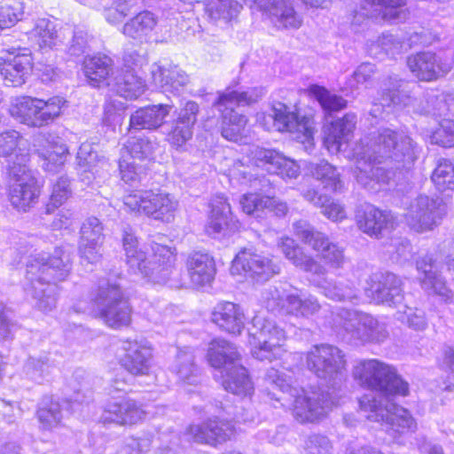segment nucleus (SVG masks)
Returning <instances> with one entry per match:
<instances>
[{
  "instance_id": "4be33fe9",
  "label": "nucleus",
  "mask_w": 454,
  "mask_h": 454,
  "mask_svg": "<svg viewBox=\"0 0 454 454\" xmlns=\"http://www.w3.org/2000/svg\"><path fill=\"white\" fill-rule=\"evenodd\" d=\"M0 64V74L8 86L18 87L26 82L33 67V59L27 49L11 47Z\"/></svg>"
},
{
  "instance_id": "a19ab883",
  "label": "nucleus",
  "mask_w": 454,
  "mask_h": 454,
  "mask_svg": "<svg viewBox=\"0 0 454 454\" xmlns=\"http://www.w3.org/2000/svg\"><path fill=\"white\" fill-rule=\"evenodd\" d=\"M211 207V215L205 231L209 236L215 238L231 228L232 215L229 202L223 195L216 196L212 200Z\"/></svg>"
},
{
  "instance_id": "e2e57ef3",
  "label": "nucleus",
  "mask_w": 454,
  "mask_h": 454,
  "mask_svg": "<svg viewBox=\"0 0 454 454\" xmlns=\"http://www.w3.org/2000/svg\"><path fill=\"white\" fill-rule=\"evenodd\" d=\"M426 103L421 100V108L419 114H432L434 116L445 115L449 111V105L447 103L446 96L443 94H436L434 91H430L424 97Z\"/></svg>"
},
{
  "instance_id": "423d86ee",
  "label": "nucleus",
  "mask_w": 454,
  "mask_h": 454,
  "mask_svg": "<svg viewBox=\"0 0 454 454\" xmlns=\"http://www.w3.org/2000/svg\"><path fill=\"white\" fill-rule=\"evenodd\" d=\"M353 374L361 386L376 390L382 396L409 394V384L398 375L396 369L378 359L360 360L354 367ZM373 395L378 399L381 396Z\"/></svg>"
},
{
  "instance_id": "7ed1b4c3",
  "label": "nucleus",
  "mask_w": 454,
  "mask_h": 454,
  "mask_svg": "<svg viewBox=\"0 0 454 454\" xmlns=\"http://www.w3.org/2000/svg\"><path fill=\"white\" fill-rule=\"evenodd\" d=\"M264 380L282 392V395L276 397L277 401L293 403V415L301 423H313L325 418L334 405L329 393L321 389L309 391L294 387L290 375L273 367L267 370Z\"/></svg>"
},
{
  "instance_id": "79ce46f5",
  "label": "nucleus",
  "mask_w": 454,
  "mask_h": 454,
  "mask_svg": "<svg viewBox=\"0 0 454 454\" xmlns=\"http://www.w3.org/2000/svg\"><path fill=\"white\" fill-rule=\"evenodd\" d=\"M84 74L90 84L93 87L107 86V82H112L114 74L113 60L106 56H95L84 60Z\"/></svg>"
},
{
  "instance_id": "de8ad7c7",
  "label": "nucleus",
  "mask_w": 454,
  "mask_h": 454,
  "mask_svg": "<svg viewBox=\"0 0 454 454\" xmlns=\"http://www.w3.org/2000/svg\"><path fill=\"white\" fill-rule=\"evenodd\" d=\"M242 9L243 6L237 0H210L205 7L210 20L224 23L237 19Z\"/></svg>"
},
{
  "instance_id": "6ab92c4d",
  "label": "nucleus",
  "mask_w": 454,
  "mask_h": 454,
  "mask_svg": "<svg viewBox=\"0 0 454 454\" xmlns=\"http://www.w3.org/2000/svg\"><path fill=\"white\" fill-rule=\"evenodd\" d=\"M247 155L257 167L284 179L296 178L300 174V166L297 162L276 150L253 145L249 148Z\"/></svg>"
},
{
  "instance_id": "69168bd1",
  "label": "nucleus",
  "mask_w": 454,
  "mask_h": 454,
  "mask_svg": "<svg viewBox=\"0 0 454 454\" xmlns=\"http://www.w3.org/2000/svg\"><path fill=\"white\" fill-rule=\"evenodd\" d=\"M119 169L121 179L127 184L140 182L144 174V168L136 163V160L129 159L121 154L119 160Z\"/></svg>"
},
{
  "instance_id": "ea45409f",
  "label": "nucleus",
  "mask_w": 454,
  "mask_h": 454,
  "mask_svg": "<svg viewBox=\"0 0 454 454\" xmlns=\"http://www.w3.org/2000/svg\"><path fill=\"white\" fill-rule=\"evenodd\" d=\"M325 275L314 277L313 282L328 299L337 301H355L358 299V291L350 282L328 279Z\"/></svg>"
},
{
  "instance_id": "338daca9",
  "label": "nucleus",
  "mask_w": 454,
  "mask_h": 454,
  "mask_svg": "<svg viewBox=\"0 0 454 454\" xmlns=\"http://www.w3.org/2000/svg\"><path fill=\"white\" fill-rule=\"evenodd\" d=\"M103 242L80 240L79 254L82 264H96L102 257Z\"/></svg>"
},
{
  "instance_id": "4c0bfd02",
  "label": "nucleus",
  "mask_w": 454,
  "mask_h": 454,
  "mask_svg": "<svg viewBox=\"0 0 454 454\" xmlns=\"http://www.w3.org/2000/svg\"><path fill=\"white\" fill-rule=\"evenodd\" d=\"M278 246L285 256L296 267L312 275L321 276L327 273L326 268L312 256L304 254L293 239L288 237L282 238Z\"/></svg>"
},
{
  "instance_id": "774afa93",
  "label": "nucleus",
  "mask_w": 454,
  "mask_h": 454,
  "mask_svg": "<svg viewBox=\"0 0 454 454\" xmlns=\"http://www.w3.org/2000/svg\"><path fill=\"white\" fill-rule=\"evenodd\" d=\"M306 454H332L330 440L322 434H311L305 442Z\"/></svg>"
},
{
  "instance_id": "49530a36",
  "label": "nucleus",
  "mask_w": 454,
  "mask_h": 454,
  "mask_svg": "<svg viewBox=\"0 0 454 454\" xmlns=\"http://www.w3.org/2000/svg\"><path fill=\"white\" fill-rule=\"evenodd\" d=\"M56 369V364L49 354L32 356L27 358L23 366V373L31 380L42 383L51 376Z\"/></svg>"
},
{
  "instance_id": "9b49d317",
  "label": "nucleus",
  "mask_w": 454,
  "mask_h": 454,
  "mask_svg": "<svg viewBox=\"0 0 454 454\" xmlns=\"http://www.w3.org/2000/svg\"><path fill=\"white\" fill-rule=\"evenodd\" d=\"M65 103L66 101L60 97L43 100L29 96H20L12 99L9 113L22 124L40 128L58 118L61 114Z\"/></svg>"
},
{
  "instance_id": "412c9836",
  "label": "nucleus",
  "mask_w": 454,
  "mask_h": 454,
  "mask_svg": "<svg viewBox=\"0 0 454 454\" xmlns=\"http://www.w3.org/2000/svg\"><path fill=\"white\" fill-rule=\"evenodd\" d=\"M367 295L375 302L389 307L402 305L403 293L402 281L391 272H377L370 277Z\"/></svg>"
},
{
  "instance_id": "0eeeda50",
  "label": "nucleus",
  "mask_w": 454,
  "mask_h": 454,
  "mask_svg": "<svg viewBox=\"0 0 454 454\" xmlns=\"http://www.w3.org/2000/svg\"><path fill=\"white\" fill-rule=\"evenodd\" d=\"M18 159L20 161H12L8 168V199L14 208L27 212L37 204L42 186L27 166L28 154L20 153Z\"/></svg>"
},
{
  "instance_id": "c756f323",
  "label": "nucleus",
  "mask_w": 454,
  "mask_h": 454,
  "mask_svg": "<svg viewBox=\"0 0 454 454\" xmlns=\"http://www.w3.org/2000/svg\"><path fill=\"white\" fill-rule=\"evenodd\" d=\"M151 75L155 86L172 93H178L190 82L189 75L184 70L171 64H153Z\"/></svg>"
},
{
  "instance_id": "aec40b11",
  "label": "nucleus",
  "mask_w": 454,
  "mask_h": 454,
  "mask_svg": "<svg viewBox=\"0 0 454 454\" xmlns=\"http://www.w3.org/2000/svg\"><path fill=\"white\" fill-rule=\"evenodd\" d=\"M415 88V84H410L398 79L397 76H389L382 88L380 104L419 114L423 110L421 108L422 99L416 97Z\"/></svg>"
},
{
  "instance_id": "9d476101",
  "label": "nucleus",
  "mask_w": 454,
  "mask_h": 454,
  "mask_svg": "<svg viewBox=\"0 0 454 454\" xmlns=\"http://www.w3.org/2000/svg\"><path fill=\"white\" fill-rule=\"evenodd\" d=\"M286 335L273 319L256 315L249 328L251 353L258 360L272 361L283 356Z\"/></svg>"
},
{
  "instance_id": "f257e3e1",
  "label": "nucleus",
  "mask_w": 454,
  "mask_h": 454,
  "mask_svg": "<svg viewBox=\"0 0 454 454\" xmlns=\"http://www.w3.org/2000/svg\"><path fill=\"white\" fill-rule=\"evenodd\" d=\"M353 175L358 184L376 192L388 183L389 172L380 164L410 168L418 159L419 147L403 131L379 129L364 135L352 149Z\"/></svg>"
},
{
  "instance_id": "c9c22d12",
  "label": "nucleus",
  "mask_w": 454,
  "mask_h": 454,
  "mask_svg": "<svg viewBox=\"0 0 454 454\" xmlns=\"http://www.w3.org/2000/svg\"><path fill=\"white\" fill-rule=\"evenodd\" d=\"M417 270L419 272V280L422 288L429 294H435L450 298L451 292L445 286L444 281L437 273L436 266L431 255L420 257L417 262Z\"/></svg>"
},
{
  "instance_id": "4d7b16f0",
  "label": "nucleus",
  "mask_w": 454,
  "mask_h": 454,
  "mask_svg": "<svg viewBox=\"0 0 454 454\" xmlns=\"http://www.w3.org/2000/svg\"><path fill=\"white\" fill-rule=\"evenodd\" d=\"M372 6L385 8L383 18L393 23L405 21L410 15L408 9L404 8L406 0H365Z\"/></svg>"
},
{
  "instance_id": "6e6d98bb",
  "label": "nucleus",
  "mask_w": 454,
  "mask_h": 454,
  "mask_svg": "<svg viewBox=\"0 0 454 454\" xmlns=\"http://www.w3.org/2000/svg\"><path fill=\"white\" fill-rule=\"evenodd\" d=\"M37 417L44 429L57 427L63 418L60 404L51 397H44L37 411Z\"/></svg>"
},
{
  "instance_id": "6e6552de",
  "label": "nucleus",
  "mask_w": 454,
  "mask_h": 454,
  "mask_svg": "<svg viewBox=\"0 0 454 454\" xmlns=\"http://www.w3.org/2000/svg\"><path fill=\"white\" fill-rule=\"evenodd\" d=\"M360 411L368 420L380 422L388 427L389 430L399 434L412 433L417 429V423L410 411L388 397L364 395L359 399Z\"/></svg>"
},
{
  "instance_id": "2eb2a0df",
  "label": "nucleus",
  "mask_w": 454,
  "mask_h": 454,
  "mask_svg": "<svg viewBox=\"0 0 454 454\" xmlns=\"http://www.w3.org/2000/svg\"><path fill=\"white\" fill-rule=\"evenodd\" d=\"M412 74L423 82H432L445 76L454 67L452 51H420L407 58Z\"/></svg>"
},
{
  "instance_id": "ddd939ff",
  "label": "nucleus",
  "mask_w": 454,
  "mask_h": 454,
  "mask_svg": "<svg viewBox=\"0 0 454 454\" xmlns=\"http://www.w3.org/2000/svg\"><path fill=\"white\" fill-rule=\"evenodd\" d=\"M123 204L131 212L166 223L174 219L178 208V201L169 193L152 190L137 191L126 195Z\"/></svg>"
},
{
  "instance_id": "f704fd0d",
  "label": "nucleus",
  "mask_w": 454,
  "mask_h": 454,
  "mask_svg": "<svg viewBox=\"0 0 454 454\" xmlns=\"http://www.w3.org/2000/svg\"><path fill=\"white\" fill-rule=\"evenodd\" d=\"M186 268L193 285L203 286L209 284L215 274V261L207 253H191L186 260Z\"/></svg>"
},
{
  "instance_id": "7c9ffc66",
  "label": "nucleus",
  "mask_w": 454,
  "mask_h": 454,
  "mask_svg": "<svg viewBox=\"0 0 454 454\" xmlns=\"http://www.w3.org/2000/svg\"><path fill=\"white\" fill-rule=\"evenodd\" d=\"M124 350L122 367L132 375L148 374L153 356L151 348L137 340H128L125 342Z\"/></svg>"
},
{
  "instance_id": "bf43d9fd",
  "label": "nucleus",
  "mask_w": 454,
  "mask_h": 454,
  "mask_svg": "<svg viewBox=\"0 0 454 454\" xmlns=\"http://www.w3.org/2000/svg\"><path fill=\"white\" fill-rule=\"evenodd\" d=\"M23 15V4L20 0H4L0 4V27L14 26Z\"/></svg>"
},
{
  "instance_id": "4468645a",
  "label": "nucleus",
  "mask_w": 454,
  "mask_h": 454,
  "mask_svg": "<svg viewBox=\"0 0 454 454\" xmlns=\"http://www.w3.org/2000/svg\"><path fill=\"white\" fill-rule=\"evenodd\" d=\"M336 317L340 319L339 325L355 340L380 342L387 337L385 324L370 314L339 309Z\"/></svg>"
},
{
  "instance_id": "5701e85b",
  "label": "nucleus",
  "mask_w": 454,
  "mask_h": 454,
  "mask_svg": "<svg viewBox=\"0 0 454 454\" xmlns=\"http://www.w3.org/2000/svg\"><path fill=\"white\" fill-rule=\"evenodd\" d=\"M264 119L272 121L278 131L296 133L295 138L302 143L309 142L313 137L314 129L310 121L307 118L299 120L295 114L287 112L286 106L283 104L274 106L271 113L265 115Z\"/></svg>"
},
{
  "instance_id": "37998d69",
  "label": "nucleus",
  "mask_w": 454,
  "mask_h": 454,
  "mask_svg": "<svg viewBox=\"0 0 454 454\" xmlns=\"http://www.w3.org/2000/svg\"><path fill=\"white\" fill-rule=\"evenodd\" d=\"M356 124V115L353 113L346 114L342 118L333 121L325 137L327 146L340 151L342 145L349 140Z\"/></svg>"
},
{
  "instance_id": "8fccbe9b",
  "label": "nucleus",
  "mask_w": 454,
  "mask_h": 454,
  "mask_svg": "<svg viewBox=\"0 0 454 454\" xmlns=\"http://www.w3.org/2000/svg\"><path fill=\"white\" fill-rule=\"evenodd\" d=\"M20 153H28L26 149V141L16 130H7L0 134V157H9L8 167L12 161L19 162Z\"/></svg>"
},
{
  "instance_id": "1a4fd4ad",
  "label": "nucleus",
  "mask_w": 454,
  "mask_h": 454,
  "mask_svg": "<svg viewBox=\"0 0 454 454\" xmlns=\"http://www.w3.org/2000/svg\"><path fill=\"white\" fill-rule=\"evenodd\" d=\"M94 306L104 322L114 328L128 325L131 320V309L119 283L101 278L92 298Z\"/></svg>"
},
{
  "instance_id": "0e129e2a",
  "label": "nucleus",
  "mask_w": 454,
  "mask_h": 454,
  "mask_svg": "<svg viewBox=\"0 0 454 454\" xmlns=\"http://www.w3.org/2000/svg\"><path fill=\"white\" fill-rule=\"evenodd\" d=\"M430 142L442 147L454 146V120L443 119L430 135Z\"/></svg>"
},
{
  "instance_id": "f3484780",
  "label": "nucleus",
  "mask_w": 454,
  "mask_h": 454,
  "mask_svg": "<svg viewBox=\"0 0 454 454\" xmlns=\"http://www.w3.org/2000/svg\"><path fill=\"white\" fill-rule=\"evenodd\" d=\"M446 214V205L440 199L419 196L405 213L407 224L417 232H426L438 226Z\"/></svg>"
},
{
  "instance_id": "c03bdc74",
  "label": "nucleus",
  "mask_w": 454,
  "mask_h": 454,
  "mask_svg": "<svg viewBox=\"0 0 454 454\" xmlns=\"http://www.w3.org/2000/svg\"><path fill=\"white\" fill-rule=\"evenodd\" d=\"M157 25V18L148 11L141 12L127 21L122 27V34L140 43L147 41Z\"/></svg>"
},
{
  "instance_id": "a878e982",
  "label": "nucleus",
  "mask_w": 454,
  "mask_h": 454,
  "mask_svg": "<svg viewBox=\"0 0 454 454\" xmlns=\"http://www.w3.org/2000/svg\"><path fill=\"white\" fill-rule=\"evenodd\" d=\"M123 60L125 69L118 71L112 82H107V86L124 98L136 99L145 92L146 85L145 81L137 75L132 67V65L137 66L132 55H126Z\"/></svg>"
},
{
  "instance_id": "5fc2aeb1",
  "label": "nucleus",
  "mask_w": 454,
  "mask_h": 454,
  "mask_svg": "<svg viewBox=\"0 0 454 454\" xmlns=\"http://www.w3.org/2000/svg\"><path fill=\"white\" fill-rule=\"evenodd\" d=\"M153 144L145 136H131L125 143L121 154L133 160H145L153 153Z\"/></svg>"
},
{
  "instance_id": "680f3d73",
  "label": "nucleus",
  "mask_w": 454,
  "mask_h": 454,
  "mask_svg": "<svg viewBox=\"0 0 454 454\" xmlns=\"http://www.w3.org/2000/svg\"><path fill=\"white\" fill-rule=\"evenodd\" d=\"M311 93L326 112L340 111L347 106V101L343 98L331 93L323 87L313 86Z\"/></svg>"
},
{
  "instance_id": "13d9d810",
  "label": "nucleus",
  "mask_w": 454,
  "mask_h": 454,
  "mask_svg": "<svg viewBox=\"0 0 454 454\" xmlns=\"http://www.w3.org/2000/svg\"><path fill=\"white\" fill-rule=\"evenodd\" d=\"M431 179L439 191L454 190V160L440 159Z\"/></svg>"
},
{
  "instance_id": "dca6fc26",
  "label": "nucleus",
  "mask_w": 454,
  "mask_h": 454,
  "mask_svg": "<svg viewBox=\"0 0 454 454\" xmlns=\"http://www.w3.org/2000/svg\"><path fill=\"white\" fill-rule=\"evenodd\" d=\"M294 235L303 243L308 244L318 252L322 260L333 269H341L345 263L343 247L331 242L328 238L320 231H317L305 220H299L294 223Z\"/></svg>"
},
{
  "instance_id": "c85d7f7f",
  "label": "nucleus",
  "mask_w": 454,
  "mask_h": 454,
  "mask_svg": "<svg viewBox=\"0 0 454 454\" xmlns=\"http://www.w3.org/2000/svg\"><path fill=\"white\" fill-rule=\"evenodd\" d=\"M356 222L359 229L364 233L379 238L384 231L394 229L395 218L390 211L367 205L357 213Z\"/></svg>"
},
{
  "instance_id": "72a5a7b5",
  "label": "nucleus",
  "mask_w": 454,
  "mask_h": 454,
  "mask_svg": "<svg viewBox=\"0 0 454 454\" xmlns=\"http://www.w3.org/2000/svg\"><path fill=\"white\" fill-rule=\"evenodd\" d=\"M212 321L223 331L240 334L245 327V314L239 305L233 302L218 303L212 312Z\"/></svg>"
},
{
  "instance_id": "603ef678",
  "label": "nucleus",
  "mask_w": 454,
  "mask_h": 454,
  "mask_svg": "<svg viewBox=\"0 0 454 454\" xmlns=\"http://www.w3.org/2000/svg\"><path fill=\"white\" fill-rule=\"evenodd\" d=\"M369 53L379 57L381 52L386 55L395 57L405 50V41L403 37L398 35L383 34L374 43H372L368 48Z\"/></svg>"
},
{
  "instance_id": "09e8293b",
  "label": "nucleus",
  "mask_w": 454,
  "mask_h": 454,
  "mask_svg": "<svg viewBox=\"0 0 454 454\" xmlns=\"http://www.w3.org/2000/svg\"><path fill=\"white\" fill-rule=\"evenodd\" d=\"M29 38L34 40L40 48H52L59 41V35L53 21L47 19H39L28 33Z\"/></svg>"
},
{
  "instance_id": "473e14b6",
  "label": "nucleus",
  "mask_w": 454,
  "mask_h": 454,
  "mask_svg": "<svg viewBox=\"0 0 454 454\" xmlns=\"http://www.w3.org/2000/svg\"><path fill=\"white\" fill-rule=\"evenodd\" d=\"M36 153L42 160V167L49 172H56L66 162L68 150L65 144L55 141L50 134L37 138Z\"/></svg>"
},
{
  "instance_id": "bb28decb",
  "label": "nucleus",
  "mask_w": 454,
  "mask_h": 454,
  "mask_svg": "<svg viewBox=\"0 0 454 454\" xmlns=\"http://www.w3.org/2000/svg\"><path fill=\"white\" fill-rule=\"evenodd\" d=\"M234 433L235 427L230 421L217 418L209 419L200 425H192L188 428V434L194 442L212 446L231 440Z\"/></svg>"
},
{
  "instance_id": "2f4dec72",
  "label": "nucleus",
  "mask_w": 454,
  "mask_h": 454,
  "mask_svg": "<svg viewBox=\"0 0 454 454\" xmlns=\"http://www.w3.org/2000/svg\"><path fill=\"white\" fill-rule=\"evenodd\" d=\"M172 106L167 104H158L140 107L129 117V130H155L162 126Z\"/></svg>"
},
{
  "instance_id": "a18cd8bd",
  "label": "nucleus",
  "mask_w": 454,
  "mask_h": 454,
  "mask_svg": "<svg viewBox=\"0 0 454 454\" xmlns=\"http://www.w3.org/2000/svg\"><path fill=\"white\" fill-rule=\"evenodd\" d=\"M172 371L184 384L197 385L200 381L198 368L194 364V355L189 348L178 350Z\"/></svg>"
},
{
  "instance_id": "052dcab7",
  "label": "nucleus",
  "mask_w": 454,
  "mask_h": 454,
  "mask_svg": "<svg viewBox=\"0 0 454 454\" xmlns=\"http://www.w3.org/2000/svg\"><path fill=\"white\" fill-rule=\"evenodd\" d=\"M292 295L293 294H286L284 289L270 286L262 292V299L268 310L286 313V298Z\"/></svg>"
},
{
  "instance_id": "864d4df0",
  "label": "nucleus",
  "mask_w": 454,
  "mask_h": 454,
  "mask_svg": "<svg viewBox=\"0 0 454 454\" xmlns=\"http://www.w3.org/2000/svg\"><path fill=\"white\" fill-rule=\"evenodd\" d=\"M286 299V314L309 317L317 314L321 309L318 300L312 295L302 299L297 294H293Z\"/></svg>"
},
{
  "instance_id": "58836bf2",
  "label": "nucleus",
  "mask_w": 454,
  "mask_h": 454,
  "mask_svg": "<svg viewBox=\"0 0 454 454\" xmlns=\"http://www.w3.org/2000/svg\"><path fill=\"white\" fill-rule=\"evenodd\" d=\"M209 364L224 371L240 362L241 356L236 346L223 339L213 340L207 350Z\"/></svg>"
},
{
  "instance_id": "20e7f679",
  "label": "nucleus",
  "mask_w": 454,
  "mask_h": 454,
  "mask_svg": "<svg viewBox=\"0 0 454 454\" xmlns=\"http://www.w3.org/2000/svg\"><path fill=\"white\" fill-rule=\"evenodd\" d=\"M122 246L127 263L148 281L164 285L178 275L175 268L176 254L171 247L153 243L151 246L152 254L147 256L139 247L137 237L127 231L122 237Z\"/></svg>"
},
{
  "instance_id": "3c124183",
  "label": "nucleus",
  "mask_w": 454,
  "mask_h": 454,
  "mask_svg": "<svg viewBox=\"0 0 454 454\" xmlns=\"http://www.w3.org/2000/svg\"><path fill=\"white\" fill-rule=\"evenodd\" d=\"M312 176L321 181L324 188L332 192H339L343 188V182L340 179V173L335 167L325 160L311 165Z\"/></svg>"
},
{
  "instance_id": "a211bd4d",
  "label": "nucleus",
  "mask_w": 454,
  "mask_h": 454,
  "mask_svg": "<svg viewBox=\"0 0 454 454\" xmlns=\"http://www.w3.org/2000/svg\"><path fill=\"white\" fill-rule=\"evenodd\" d=\"M233 274L243 273L255 281H266L280 272V267L270 257L252 248H243L232 261Z\"/></svg>"
},
{
  "instance_id": "cd10ccee",
  "label": "nucleus",
  "mask_w": 454,
  "mask_h": 454,
  "mask_svg": "<svg viewBox=\"0 0 454 454\" xmlns=\"http://www.w3.org/2000/svg\"><path fill=\"white\" fill-rule=\"evenodd\" d=\"M145 411L132 399H121L109 402L104 410V422H114L121 426H131L145 418Z\"/></svg>"
},
{
  "instance_id": "b1692460",
  "label": "nucleus",
  "mask_w": 454,
  "mask_h": 454,
  "mask_svg": "<svg viewBox=\"0 0 454 454\" xmlns=\"http://www.w3.org/2000/svg\"><path fill=\"white\" fill-rule=\"evenodd\" d=\"M243 1L249 6L255 4L278 27L298 28L301 25V19L295 12L292 0Z\"/></svg>"
},
{
  "instance_id": "e433bc0d",
  "label": "nucleus",
  "mask_w": 454,
  "mask_h": 454,
  "mask_svg": "<svg viewBox=\"0 0 454 454\" xmlns=\"http://www.w3.org/2000/svg\"><path fill=\"white\" fill-rule=\"evenodd\" d=\"M219 372L221 384L226 391L241 397L251 396L254 393V384L240 362Z\"/></svg>"
},
{
  "instance_id": "393cba45",
  "label": "nucleus",
  "mask_w": 454,
  "mask_h": 454,
  "mask_svg": "<svg viewBox=\"0 0 454 454\" xmlns=\"http://www.w3.org/2000/svg\"><path fill=\"white\" fill-rule=\"evenodd\" d=\"M200 113V106L189 100L180 108L177 118L171 122L170 129L166 132L167 140L176 147H182L193 134V127Z\"/></svg>"
},
{
  "instance_id": "f8f14e48",
  "label": "nucleus",
  "mask_w": 454,
  "mask_h": 454,
  "mask_svg": "<svg viewBox=\"0 0 454 454\" xmlns=\"http://www.w3.org/2000/svg\"><path fill=\"white\" fill-rule=\"evenodd\" d=\"M307 368L327 385L335 388L345 380L346 360L337 347L316 345L306 355Z\"/></svg>"
},
{
  "instance_id": "39448f33",
  "label": "nucleus",
  "mask_w": 454,
  "mask_h": 454,
  "mask_svg": "<svg viewBox=\"0 0 454 454\" xmlns=\"http://www.w3.org/2000/svg\"><path fill=\"white\" fill-rule=\"evenodd\" d=\"M264 95L265 90L262 87L249 88L244 91L227 88L218 92L214 106L221 113V134L224 138L234 142L241 140L248 121L247 117L239 114L234 107L255 104Z\"/></svg>"
},
{
  "instance_id": "f03ea898",
  "label": "nucleus",
  "mask_w": 454,
  "mask_h": 454,
  "mask_svg": "<svg viewBox=\"0 0 454 454\" xmlns=\"http://www.w3.org/2000/svg\"><path fill=\"white\" fill-rule=\"evenodd\" d=\"M70 270V253L62 248L57 249L50 258L39 254L30 255L27 262L25 291L39 310L49 312L56 307L58 287L54 282L65 280Z\"/></svg>"
}]
</instances>
